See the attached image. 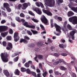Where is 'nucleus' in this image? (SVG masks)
<instances>
[{
  "instance_id": "obj_1",
  "label": "nucleus",
  "mask_w": 77,
  "mask_h": 77,
  "mask_svg": "<svg viewBox=\"0 0 77 77\" xmlns=\"http://www.w3.org/2000/svg\"><path fill=\"white\" fill-rule=\"evenodd\" d=\"M45 3L49 7H53L54 6V0H44Z\"/></svg>"
},
{
  "instance_id": "obj_2",
  "label": "nucleus",
  "mask_w": 77,
  "mask_h": 77,
  "mask_svg": "<svg viewBox=\"0 0 77 77\" xmlns=\"http://www.w3.org/2000/svg\"><path fill=\"white\" fill-rule=\"evenodd\" d=\"M1 56L2 59L4 62H8V58H7L8 57V53H2L1 54Z\"/></svg>"
},
{
  "instance_id": "obj_3",
  "label": "nucleus",
  "mask_w": 77,
  "mask_h": 77,
  "mask_svg": "<svg viewBox=\"0 0 77 77\" xmlns=\"http://www.w3.org/2000/svg\"><path fill=\"white\" fill-rule=\"evenodd\" d=\"M69 22H72V24L75 25L77 24V17L74 16L72 17L69 18Z\"/></svg>"
},
{
  "instance_id": "obj_4",
  "label": "nucleus",
  "mask_w": 77,
  "mask_h": 77,
  "mask_svg": "<svg viewBox=\"0 0 77 77\" xmlns=\"http://www.w3.org/2000/svg\"><path fill=\"white\" fill-rule=\"evenodd\" d=\"M54 26L55 27H56V30L57 32H59L60 33H56V32H54V33L55 35H56L57 36H59L60 35V33H61V28H60V26H59V25H57V24L55 23Z\"/></svg>"
},
{
  "instance_id": "obj_5",
  "label": "nucleus",
  "mask_w": 77,
  "mask_h": 77,
  "mask_svg": "<svg viewBox=\"0 0 77 77\" xmlns=\"http://www.w3.org/2000/svg\"><path fill=\"white\" fill-rule=\"evenodd\" d=\"M41 21L44 24H48V20L46 18V17L44 15L42 16V17L41 19Z\"/></svg>"
},
{
  "instance_id": "obj_6",
  "label": "nucleus",
  "mask_w": 77,
  "mask_h": 77,
  "mask_svg": "<svg viewBox=\"0 0 77 77\" xmlns=\"http://www.w3.org/2000/svg\"><path fill=\"white\" fill-rule=\"evenodd\" d=\"M8 26H0V32H5L8 29Z\"/></svg>"
},
{
  "instance_id": "obj_7",
  "label": "nucleus",
  "mask_w": 77,
  "mask_h": 77,
  "mask_svg": "<svg viewBox=\"0 0 77 77\" xmlns=\"http://www.w3.org/2000/svg\"><path fill=\"white\" fill-rule=\"evenodd\" d=\"M30 3L29 2L28 3H24L23 4V6L22 7V9L23 10H24L26 9V8L29 6H30Z\"/></svg>"
},
{
  "instance_id": "obj_8",
  "label": "nucleus",
  "mask_w": 77,
  "mask_h": 77,
  "mask_svg": "<svg viewBox=\"0 0 77 77\" xmlns=\"http://www.w3.org/2000/svg\"><path fill=\"white\" fill-rule=\"evenodd\" d=\"M42 11L45 14H47V15H48L49 16H51L52 15V14L51 13V12L49 11L48 10H46L43 9L42 10Z\"/></svg>"
},
{
  "instance_id": "obj_9",
  "label": "nucleus",
  "mask_w": 77,
  "mask_h": 77,
  "mask_svg": "<svg viewBox=\"0 0 77 77\" xmlns=\"http://www.w3.org/2000/svg\"><path fill=\"white\" fill-rule=\"evenodd\" d=\"M8 46L6 48L7 50H10L13 48L12 44L11 43H9L8 44Z\"/></svg>"
},
{
  "instance_id": "obj_10",
  "label": "nucleus",
  "mask_w": 77,
  "mask_h": 77,
  "mask_svg": "<svg viewBox=\"0 0 77 77\" xmlns=\"http://www.w3.org/2000/svg\"><path fill=\"white\" fill-rule=\"evenodd\" d=\"M3 73L5 74V75L6 76V77H8L9 76V72L7 70H3Z\"/></svg>"
},
{
  "instance_id": "obj_11",
  "label": "nucleus",
  "mask_w": 77,
  "mask_h": 77,
  "mask_svg": "<svg viewBox=\"0 0 77 77\" xmlns=\"http://www.w3.org/2000/svg\"><path fill=\"white\" fill-rule=\"evenodd\" d=\"M35 9L36 11V12L38 14L40 15L42 14V11H41V9L39 8H36Z\"/></svg>"
},
{
  "instance_id": "obj_12",
  "label": "nucleus",
  "mask_w": 77,
  "mask_h": 77,
  "mask_svg": "<svg viewBox=\"0 0 77 77\" xmlns=\"http://www.w3.org/2000/svg\"><path fill=\"white\" fill-rule=\"evenodd\" d=\"M69 8L72 10V11H73L75 8V7H73L74 6V5L72 3H70L69 5Z\"/></svg>"
},
{
  "instance_id": "obj_13",
  "label": "nucleus",
  "mask_w": 77,
  "mask_h": 77,
  "mask_svg": "<svg viewBox=\"0 0 77 77\" xmlns=\"http://www.w3.org/2000/svg\"><path fill=\"white\" fill-rule=\"evenodd\" d=\"M8 34V32H2L1 33V35L3 38H5Z\"/></svg>"
},
{
  "instance_id": "obj_14",
  "label": "nucleus",
  "mask_w": 77,
  "mask_h": 77,
  "mask_svg": "<svg viewBox=\"0 0 77 77\" xmlns=\"http://www.w3.org/2000/svg\"><path fill=\"white\" fill-rule=\"evenodd\" d=\"M74 15V13L72 11H70L68 12L67 15L68 17H71V16H72V15Z\"/></svg>"
},
{
  "instance_id": "obj_15",
  "label": "nucleus",
  "mask_w": 77,
  "mask_h": 77,
  "mask_svg": "<svg viewBox=\"0 0 77 77\" xmlns=\"http://www.w3.org/2000/svg\"><path fill=\"white\" fill-rule=\"evenodd\" d=\"M14 73L15 75H20V71L18 69H16L14 72Z\"/></svg>"
},
{
  "instance_id": "obj_16",
  "label": "nucleus",
  "mask_w": 77,
  "mask_h": 77,
  "mask_svg": "<svg viewBox=\"0 0 77 77\" xmlns=\"http://www.w3.org/2000/svg\"><path fill=\"white\" fill-rule=\"evenodd\" d=\"M59 46L61 48H64L66 47V45L65 44H60L59 45Z\"/></svg>"
},
{
  "instance_id": "obj_17",
  "label": "nucleus",
  "mask_w": 77,
  "mask_h": 77,
  "mask_svg": "<svg viewBox=\"0 0 77 77\" xmlns=\"http://www.w3.org/2000/svg\"><path fill=\"white\" fill-rule=\"evenodd\" d=\"M23 42L25 44H27V43H28V42L27 41L26 39L23 38L21 39L20 40V42Z\"/></svg>"
},
{
  "instance_id": "obj_18",
  "label": "nucleus",
  "mask_w": 77,
  "mask_h": 77,
  "mask_svg": "<svg viewBox=\"0 0 77 77\" xmlns=\"http://www.w3.org/2000/svg\"><path fill=\"white\" fill-rule=\"evenodd\" d=\"M3 6L5 8H7L9 7V4L8 3H4L3 4Z\"/></svg>"
},
{
  "instance_id": "obj_19",
  "label": "nucleus",
  "mask_w": 77,
  "mask_h": 77,
  "mask_svg": "<svg viewBox=\"0 0 77 77\" xmlns=\"http://www.w3.org/2000/svg\"><path fill=\"white\" fill-rule=\"evenodd\" d=\"M38 46H42L43 45V43L42 42H39L37 43Z\"/></svg>"
},
{
  "instance_id": "obj_20",
  "label": "nucleus",
  "mask_w": 77,
  "mask_h": 77,
  "mask_svg": "<svg viewBox=\"0 0 77 77\" xmlns=\"http://www.w3.org/2000/svg\"><path fill=\"white\" fill-rule=\"evenodd\" d=\"M18 37H19V36H18V33L17 32H15L14 34V38H17Z\"/></svg>"
},
{
  "instance_id": "obj_21",
  "label": "nucleus",
  "mask_w": 77,
  "mask_h": 77,
  "mask_svg": "<svg viewBox=\"0 0 77 77\" xmlns=\"http://www.w3.org/2000/svg\"><path fill=\"white\" fill-rule=\"evenodd\" d=\"M23 24L24 26H26L27 27H29V25L28 24V23H27V22H25L24 23H23Z\"/></svg>"
},
{
  "instance_id": "obj_22",
  "label": "nucleus",
  "mask_w": 77,
  "mask_h": 77,
  "mask_svg": "<svg viewBox=\"0 0 77 77\" xmlns=\"http://www.w3.org/2000/svg\"><path fill=\"white\" fill-rule=\"evenodd\" d=\"M75 33V31H71L70 32L69 35H70V36H74Z\"/></svg>"
},
{
  "instance_id": "obj_23",
  "label": "nucleus",
  "mask_w": 77,
  "mask_h": 77,
  "mask_svg": "<svg viewBox=\"0 0 77 77\" xmlns=\"http://www.w3.org/2000/svg\"><path fill=\"white\" fill-rule=\"evenodd\" d=\"M6 39L8 41H11L12 39V37L11 36L8 35L6 37Z\"/></svg>"
},
{
  "instance_id": "obj_24",
  "label": "nucleus",
  "mask_w": 77,
  "mask_h": 77,
  "mask_svg": "<svg viewBox=\"0 0 77 77\" xmlns=\"http://www.w3.org/2000/svg\"><path fill=\"white\" fill-rule=\"evenodd\" d=\"M32 20L35 23H38V22H39V20H37L36 19V18H32Z\"/></svg>"
},
{
  "instance_id": "obj_25",
  "label": "nucleus",
  "mask_w": 77,
  "mask_h": 77,
  "mask_svg": "<svg viewBox=\"0 0 77 77\" xmlns=\"http://www.w3.org/2000/svg\"><path fill=\"white\" fill-rule=\"evenodd\" d=\"M67 27L68 29H69V30H72V28L71 26L69 24L67 25Z\"/></svg>"
},
{
  "instance_id": "obj_26",
  "label": "nucleus",
  "mask_w": 77,
  "mask_h": 77,
  "mask_svg": "<svg viewBox=\"0 0 77 77\" xmlns=\"http://www.w3.org/2000/svg\"><path fill=\"white\" fill-rule=\"evenodd\" d=\"M28 47L30 48H32V47H35V44L33 43L30 44L29 45Z\"/></svg>"
},
{
  "instance_id": "obj_27",
  "label": "nucleus",
  "mask_w": 77,
  "mask_h": 77,
  "mask_svg": "<svg viewBox=\"0 0 77 77\" xmlns=\"http://www.w3.org/2000/svg\"><path fill=\"white\" fill-rule=\"evenodd\" d=\"M38 58L40 60H42V59H43V56L41 55H38Z\"/></svg>"
},
{
  "instance_id": "obj_28",
  "label": "nucleus",
  "mask_w": 77,
  "mask_h": 77,
  "mask_svg": "<svg viewBox=\"0 0 77 77\" xmlns=\"http://www.w3.org/2000/svg\"><path fill=\"white\" fill-rule=\"evenodd\" d=\"M2 16L4 17H7V15L6 14V13H5V12L3 11H2Z\"/></svg>"
},
{
  "instance_id": "obj_29",
  "label": "nucleus",
  "mask_w": 77,
  "mask_h": 77,
  "mask_svg": "<svg viewBox=\"0 0 77 77\" xmlns=\"http://www.w3.org/2000/svg\"><path fill=\"white\" fill-rule=\"evenodd\" d=\"M20 70L22 72H26V69L24 67H22L20 68Z\"/></svg>"
},
{
  "instance_id": "obj_30",
  "label": "nucleus",
  "mask_w": 77,
  "mask_h": 77,
  "mask_svg": "<svg viewBox=\"0 0 77 77\" xmlns=\"http://www.w3.org/2000/svg\"><path fill=\"white\" fill-rule=\"evenodd\" d=\"M26 73H27V74H31V73H32V72H31V71L30 70V69H29L28 68L26 70Z\"/></svg>"
},
{
  "instance_id": "obj_31",
  "label": "nucleus",
  "mask_w": 77,
  "mask_h": 77,
  "mask_svg": "<svg viewBox=\"0 0 77 77\" xmlns=\"http://www.w3.org/2000/svg\"><path fill=\"white\" fill-rule=\"evenodd\" d=\"M31 31L33 33V35H36L38 33V32L36 31H34L32 29H31Z\"/></svg>"
},
{
  "instance_id": "obj_32",
  "label": "nucleus",
  "mask_w": 77,
  "mask_h": 77,
  "mask_svg": "<svg viewBox=\"0 0 77 77\" xmlns=\"http://www.w3.org/2000/svg\"><path fill=\"white\" fill-rule=\"evenodd\" d=\"M57 4H59V3H63V0H57Z\"/></svg>"
},
{
  "instance_id": "obj_33",
  "label": "nucleus",
  "mask_w": 77,
  "mask_h": 77,
  "mask_svg": "<svg viewBox=\"0 0 77 77\" xmlns=\"http://www.w3.org/2000/svg\"><path fill=\"white\" fill-rule=\"evenodd\" d=\"M24 66L26 67V68H29L30 66V65L29 64V63H26L25 64Z\"/></svg>"
},
{
  "instance_id": "obj_34",
  "label": "nucleus",
  "mask_w": 77,
  "mask_h": 77,
  "mask_svg": "<svg viewBox=\"0 0 77 77\" xmlns=\"http://www.w3.org/2000/svg\"><path fill=\"white\" fill-rule=\"evenodd\" d=\"M18 59H19V58L18 57H17L15 58L14 59V62H17V61H18Z\"/></svg>"
},
{
  "instance_id": "obj_35",
  "label": "nucleus",
  "mask_w": 77,
  "mask_h": 77,
  "mask_svg": "<svg viewBox=\"0 0 77 77\" xmlns=\"http://www.w3.org/2000/svg\"><path fill=\"white\" fill-rule=\"evenodd\" d=\"M58 62H59V63H61V62H63V63L64 64H66V63L64 60H63L62 61H61L60 60H59Z\"/></svg>"
},
{
  "instance_id": "obj_36",
  "label": "nucleus",
  "mask_w": 77,
  "mask_h": 77,
  "mask_svg": "<svg viewBox=\"0 0 77 77\" xmlns=\"http://www.w3.org/2000/svg\"><path fill=\"white\" fill-rule=\"evenodd\" d=\"M16 20L17 21H18V22H20L21 21V20L19 17H17L16 18Z\"/></svg>"
},
{
  "instance_id": "obj_37",
  "label": "nucleus",
  "mask_w": 77,
  "mask_h": 77,
  "mask_svg": "<svg viewBox=\"0 0 77 77\" xmlns=\"http://www.w3.org/2000/svg\"><path fill=\"white\" fill-rule=\"evenodd\" d=\"M24 39H27V40H30V38L29 37L25 35L24 37Z\"/></svg>"
},
{
  "instance_id": "obj_38",
  "label": "nucleus",
  "mask_w": 77,
  "mask_h": 77,
  "mask_svg": "<svg viewBox=\"0 0 77 77\" xmlns=\"http://www.w3.org/2000/svg\"><path fill=\"white\" fill-rule=\"evenodd\" d=\"M6 9L7 10V11L8 12H11V8H9V7H7V8H6Z\"/></svg>"
},
{
  "instance_id": "obj_39",
  "label": "nucleus",
  "mask_w": 77,
  "mask_h": 77,
  "mask_svg": "<svg viewBox=\"0 0 77 77\" xmlns=\"http://www.w3.org/2000/svg\"><path fill=\"white\" fill-rule=\"evenodd\" d=\"M47 72H45L42 74L43 76L44 77H45V76L47 75Z\"/></svg>"
},
{
  "instance_id": "obj_40",
  "label": "nucleus",
  "mask_w": 77,
  "mask_h": 77,
  "mask_svg": "<svg viewBox=\"0 0 77 77\" xmlns=\"http://www.w3.org/2000/svg\"><path fill=\"white\" fill-rule=\"evenodd\" d=\"M60 69H61V70H64L66 69V68H65V67L63 66H61Z\"/></svg>"
},
{
  "instance_id": "obj_41",
  "label": "nucleus",
  "mask_w": 77,
  "mask_h": 77,
  "mask_svg": "<svg viewBox=\"0 0 77 77\" xmlns=\"http://www.w3.org/2000/svg\"><path fill=\"white\" fill-rule=\"evenodd\" d=\"M19 38H20L19 37H17L16 38H14V41H15V42H17V41H18V40H19Z\"/></svg>"
},
{
  "instance_id": "obj_42",
  "label": "nucleus",
  "mask_w": 77,
  "mask_h": 77,
  "mask_svg": "<svg viewBox=\"0 0 77 77\" xmlns=\"http://www.w3.org/2000/svg\"><path fill=\"white\" fill-rule=\"evenodd\" d=\"M48 44H50V43H52V42H53V41L52 40H51L50 39L48 38Z\"/></svg>"
},
{
  "instance_id": "obj_43",
  "label": "nucleus",
  "mask_w": 77,
  "mask_h": 77,
  "mask_svg": "<svg viewBox=\"0 0 77 77\" xmlns=\"http://www.w3.org/2000/svg\"><path fill=\"white\" fill-rule=\"evenodd\" d=\"M20 16L21 17L23 18V17H25V15H24V14L23 13H21L20 14Z\"/></svg>"
},
{
  "instance_id": "obj_44",
  "label": "nucleus",
  "mask_w": 77,
  "mask_h": 77,
  "mask_svg": "<svg viewBox=\"0 0 77 77\" xmlns=\"http://www.w3.org/2000/svg\"><path fill=\"white\" fill-rule=\"evenodd\" d=\"M6 22V21L5 20H3L1 21V24H5Z\"/></svg>"
},
{
  "instance_id": "obj_45",
  "label": "nucleus",
  "mask_w": 77,
  "mask_h": 77,
  "mask_svg": "<svg viewBox=\"0 0 77 77\" xmlns=\"http://www.w3.org/2000/svg\"><path fill=\"white\" fill-rule=\"evenodd\" d=\"M32 75H33L34 76H35V77H36V73H35V72H31Z\"/></svg>"
},
{
  "instance_id": "obj_46",
  "label": "nucleus",
  "mask_w": 77,
  "mask_h": 77,
  "mask_svg": "<svg viewBox=\"0 0 77 77\" xmlns=\"http://www.w3.org/2000/svg\"><path fill=\"white\" fill-rule=\"evenodd\" d=\"M29 14H30V15H32L33 16H34L35 15V14L34 13H33L32 11H29Z\"/></svg>"
},
{
  "instance_id": "obj_47",
  "label": "nucleus",
  "mask_w": 77,
  "mask_h": 77,
  "mask_svg": "<svg viewBox=\"0 0 77 77\" xmlns=\"http://www.w3.org/2000/svg\"><path fill=\"white\" fill-rule=\"evenodd\" d=\"M27 33H28V34H29V35H32V33H31V32H30V31L29 30L27 31Z\"/></svg>"
},
{
  "instance_id": "obj_48",
  "label": "nucleus",
  "mask_w": 77,
  "mask_h": 77,
  "mask_svg": "<svg viewBox=\"0 0 77 77\" xmlns=\"http://www.w3.org/2000/svg\"><path fill=\"white\" fill-rule=\"evenodd\" d=\"M28 27L29 28H31L32 29H35V26H34L29 25Z\"/></svg>"
},
{
  "instance_id": "obj_49",
  "label": "nucleus",
  "mask_w": 77,
  "mask_h": 77,
  "mask_svg": "<svg viewBox=\"0 0 77 77\" xmlns=\"http://www.w3.org/2000/svg\"><path fill=\"white\" fill-rule=\"evenodd\" d=\"M64 27L62 29V30H63V31H64L65 32H66L67 30V29H66V28L65 27V25H64Z\"/></svg>"
},
{
  "instance_id": "obj_50",
  "label": "nucleus",
  "mask_w": 77,
  "mask_h": 77,
  "mask_svg": "<svg viewBox=\"0 0 77 77\" xmlns=\"http://www.w3.org/2000/svg\"><path fill=\"white\" fill-rule=\"evenodd\" d=\"M57 18L58 20L60 21H62V18L60 17H57Z\"/></svg>"
},
{
  "instance_id": "obj_51",
  "label": "nucleus",
  "mask_w": 77,
  "mask_h": 77,
  "mask_svg": "<svg viewBox=\"0 0 77 77\" xmlns=\"http://www.w3.org/2000/svg\"><path fill=\"white\" fill-rule=\"evenodd\" d=\"M39 4L40 5H41V8H44V5H43V4H42V3H41V2H40Z\"/></svg>"
},
{
  "instance_id": "obj_52",
  "label": "nucleus",
  "mask_w": 77,
  "mask_h": 77,
  "mask_svg": "<svg viewBox=\"0 0 77 77\" xmlns=\"http://www.w3.org/2000/svg\"><path fill=\"white\" fill-rule=\"evenodd\" d=\"M53 64L54 65H58L59 64V62H58V61L55 62H54Z\"/></svg>"
},
{
  "instance_id": "obj_53",
  "label": "nucleus",
  "mask_w": 77,
  "mask_h": 77,
  "mask_svg": "<svg viewBox=\"0 0 77 77\" xmlns=\"http://www.w3.org/2000/svg\"><path fill=\"white\" fill-rule=\"evenodd\" d=\"M61 56H67L68 54L66 53H62L61 54Z\"/></svg>"
},
{
  "instance_id": "obj_54",
  "label": "nucleus",
  "mask_w": 77,
  "mask_h": 77,
  "mask_svg": "<svg viewBox=\"0 0 77 77\" xmlns=\"http://www.w3.org/2000/svg\"><path fill=\"white\" fill-rule=\"evenodd\" d=\"M23 63H24L26 62V58H23L22 60Z\"/></svg>"
},
{
  "instance_id": "obj_55",
  "label": "nucleus",
  "mask_w": 77,
  "mask_h": 77,
  "mask_svg": "<svg viewBox=\"0 0 77 77\" xmlns=\"http://www.w3.org/2000/svg\"><path fill=\"white\" fill-rule=\"evenodd\" d=\"M35 5L38 6V7H40V4H39V2H35Z\"/></svg>"
},
{
  "instance_id": "obj_56",
  "label": "nucleus",
  "mask_w": 77,
  "mask_h": 77,
  "mask_svg": "<svg viewBox=\"0 0 77 77\" xmlns=\"http://www.w3.org/2000/svg\"><path fill=\"white\" fill-rule=\"evenodd\" d=\"M73 11H74V12H76V13H77V7L74 8V9H73Z\"/></svg>"
},
{
  "instance_id": "obj_57",
  "label": "nucleus",
  "mask_w": 77,
  "mask_h": 77,
  "mask_svg": "<svg viewBox=\"0 0 77 77\" xmlns=\"http://www.w3.org/2000/svg\"><path fill=\"white\" fill-rule=\"evenodd\" d=\"M9 33H10V34H13V30H12V29H10L9 30Z\"/></svg>"
},
{
  "instance_id": "obj_58",
  "label": "nucleus",
  "mask_w": 77,
  "mask_h": 77,
  "mask_svg": "<svg viewBox=\"0 0 77 77\" xmlns=\"http://www.w3.org/2000/svg\"><path fill=\"white\" fill-rule=\"evenodd\" d=\"M40 26L41 29H42V30H44L45 29V28H44V27L42 25L40 24Z\"/></svg>"
},
{
  "instance_id": "obj_59",
  "label": "nucleus",
  "mask_w": 77,
  "mask_h": 77,
  "mask_svg": "<svg viewBox=\"0 0 77 77\" xmlns=\"http://www.w3.org/2000/svg\"><path fill=\"white\" fill-rule=\"evenodd\" d=\"M21 52H18L14 54V55L15 56H16L18 55V54H21Z\"/></svg>"
},
{
  "instance_id": "obj_60",
  "label": "nucleus",
  "mask_w": 77,
  "mask_h": 77,
  "mask_svg": "<svg viewBox=\"0 0 77 77\" xmlns=\"http://www.w3.org/2000/svg\"><path fill=\"white\" fill-rule=\"evenodd\" d=\"M53 55L54 56H56V57H57V56H59V54L56 53L54 54Z\"/></svg>"
},
{
  "instance_id": "obj_61",
  "label": "nucleus",
  "mask_w": 77,
  "mask_h": 77,
  "mask_svg": "<svg viewBox=\"0 0 77 77\" xmlns=\"http://www.w3.org/2000/svg\"><path fill=\"white\" fill-rule=\"evenodd\" d=\"M3 46H6V42L5 41L3 42Z\"/></svg>"
},
{
  "instance_id": "obj_62",
  "label": "nucleus",
  "mask_w": 77,
  "mask_h": 77,
  "mask_svg": "<svg viewBox=\"0 0 77 77\" xmlns=\"http://www.w3.org/2000/svg\"><path fill=\"white\" fill-rule=\"evenodd\" d=\"M53 71L52 69H51L49 70V72L50 74H52V73H53Z\"/></svg>"
},
{
  "instance_id": "obj_63",
  "label": "nucleus",
  "mask_w": 77,
  "mask_h": 77,
  "mask_svg": "<svg viewBox=\"0 0 77 77\" xmlns=\"http://www.w3.org/2000/svg\"><path fill=\"white\" fill-rule=\"evenodd\" d=\"M22 7V5L21 4H19L18 5V9H20V8H21V7Z\"/></svg>"
},
{
  "instance_id": "obj_64",
  "label": "nucleus",
  "mask_w": 77,
  "mask_h": 77,
  "mask_svg": "<svg viewBox=\"0 0 77 77\" xmlns=\"http://www.w3.org/2000/svg\"><path fill=\"white\" fill-rule=\"evenodd\" d=\"M37 77H42L41 76V73H38L37 74Z\"/></svg>"
}]
</instances>
